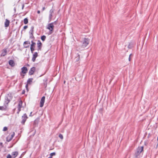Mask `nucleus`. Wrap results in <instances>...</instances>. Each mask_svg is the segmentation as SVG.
<instances>
[{
    "mask_svg": "<svg viewBox=\"0 0 158 158\" xmlns=\"http://www.w3.org/2000/svg\"><path fill=\"white\" fill-rule=\"evenodd\" d=\"M143 146L139 147L137 149L135 153V158H139L140 156V154L143 151Z\"/></svg>",
    "mask_w": 158,
    "mask_h": 158,
    "instance_id": "1",
    "label": "nucleus"
},
{
    "mask_svg": "<svg viewBox=\"0 0 158 158\" xmlns=\"http://www.w3.org/2000/svg\"><path fill=\"white\" fill-rule=\"evenodd\" d=\"M89 39L84 38L82 39V40L81 42L82 44L81 45V47L82 48H85L89 44Z\"/></svg>",
    "mask_w": 158,
    "mask_h": 158,
    "instance_id": "2",
    "label": "nucleus"
},
{
    "mask_svg": "<svg viewBox=\"0 0 158 158\" xmlns=\"http://www.w3.org/2000/svg\"><path fill=\"white\" fill-rule=\"evenodd\" d=\"M54 25L53 23H51L49 24L47 28L49 29L50 31H52L53 29Z\"/></svg>",
    "mask_w": 158,
    "mask_h": 158,
    "instance_id": "3",
    "label": "nucleus"
},
{
    "mask_svg": "<svg viewBox=\"0 0 158 158\" xmlns=\"http://www.w3.org/2000/svg\"><path fill=\"white\" fill-rule=\"evenodd\" d=\"M27 118V117L26 114H24L22 116V120L21 123L23 124H24Z\"/></svg>",
    "mask_w": 158,
    "mask_h": 158,
    "instance_id": "4",
    "label": "nucleus"
},
{
    "mask_svg": "<svg viewBox=\"0 0 158 158\" xmlns=\"http://www.w3.org/2000/svg\"><path fill=\"white\" fill-rule=\"evenodd\" d=\"M45 97L44 96L40 100V106L42 107L43 106L44 101H45Z\"/></svg>",
    "mask_w": 158,
    "mask_h": 158,
    "instance_id": "5",
    "label": "nucleus"
},
{
    "mask_svg": "<svg viewBox=\"0 0 158 158\" xmlns=\"http://www.w3.org/2000/svg\"><path fill=\"white\" fill-rule=\"evenodd\" d=\"M22 106V101H20L18 105V111L17 112L18 114H19V112L21 110V108Z\"/></svg>",
    "mask_w": 158,
    "mask_h": 158,
    "instance_id": "6",
    "label": "nucleus"
},
{
    "mask_svg": "<svg viewBox=\"0 0 158 158\" xmlns=\"http://www.w3.org/2000/svg\"><path fill=\"white\" fill-rule=\"evenodd\" d=\"M7 54V49H4L1 51V56H4L6 55Z\"/></svg>",
    "mask_w": 158,
    "mask_h": 158,
    "instance_id": "7",
    "label": "nucleus"
},
{
    "mask_svg": "<svg viewBox=\"0 0 158 158\" xmlns=\"http://www.w3.org/2000/svg\"><path fill=\"white\" fill-rule=\"evenodd\" d=\"M35 68L34 67H33L30 70L29 74L30 75H32L33 74L34 72L35 71Z\"/></svg>",
    "mask_w": 158,
    "mask_h": 158,
    "instance_id": "8",
    "label": "nucleus"
},
{
    "mask_svg": "<svg viewBox=\"0 0 158 158\" xmlns=\"http://www.w3.org/2000/svg\"><path fill=\"white\" fill-rule=\"evenodd\" d=\"M27 71V68L25 67H23L21 68V72L23 73H26Z\"/></svg>",
    "mask_w": 158,
    "mask_h": 158,
    "instance_id": "9",
    "label": "nucleus"
},
{
    "mask_svg": "<svg viewBox=\"0 0 158 158\" xmlns=\"http://www.w3.org/2000/svg\"><path fill=\"white\" fill-rule=\"evenodd\" d=\"M38 56V53L37 52H35L33 55L32 58V60L34 62L35 60V59Z\"/></svg>",
    "mask_w": 158,
    "mask_h": 158,
    "instance_id": "10",
    "label": "nucleus"
},
{
    "mask_svg": "<svg viewBox=\"0 0 158 158\" xmlns=\"http://www.w3.org/2000/svg\"><path fill=\"white\" fill-rule=\"evenodd\" d=\"M49 13H50V14L49 15V21H50L51 20V19L52 18V14L53 13V10H50Z\"/></svg>",
    "mask_w": 158,
    "mask_h": 158,
    "instance_id": "11",
    "label": "nucleus"
},
{
    "mask_svg": "<svg viewBox=\"0 0 158 158\" xmlns=\"http://www.w3.org/2000/svg\"><path fill=\"white\" fill-rule=\"evenodd\" d=\"M15 135V133L14 132H13L12 134L10 136V139H8L9 138V136H8L6 138V140L7 141L9 142L13 138L14 136Z\"/></svg>",
    "mask_w": 158,
    "mask_h": 158,
    "instance_id": "12",
    "label": "nucleus"
},
{
    "mask_svg": "<svg viewBox=\"0 0 158 158\" xmlns=\"http://www.w3.org/2000/svg\"><path fill=\"white\" fill-rule=\"evenodd\" d=\"M37 45L38 47V50H40L41 49V46L42 45V44L41 43L40 41H39L38 43H37Z\"/></svg>",
    "mask_w": 158,
    "mask_h": 158,
    "instance_id": "13",
    "label": "nucleus"
},
{
    "mask_svg": "<svg viewBox=\"0 0 158 158\" xmlns=\"http://www.w3.org/2000/svg\"><path fill=\"white\" fill-rule=\"evenodd\" d=\"M18 153L17 152H12V158H15L18 155Z\"/></svg>",
    "mask_w": 158,
    "mask_h": 158,
    "instance_id": "14",
    "label": "nucleus"
},
{
    "mask_svg": "<svg viewBox=\"0 0 158 158\" xmlns=\"http://www.w3.org/2000/svg\"><path fill=\"white\" fill-rule=\"evenodd\" d=\"M10 24V21L9 20L6 19V21L5 23V26L6 27H8L9 26Z\"/></svg>",
    "mask_w": 158,
    "mask_h": 158,
    "instance_id": "15",
    "label": "nucleus"
},
{
    "mask_svg": "<svg viewBox=\"0 0 158 158\" xmlns=\"http://www.w3.org/2000/svg\"><path fill=\"white\" fill-rule=\"evenodd\" d=\"M9 64L11 66H13L15 65V63L13 60H10L9 62Z\"/></svg>",
    "mask_w": 158,
    "mask_h": 158,
    "instance_id": "16",
    "label": "nucleus"
},
{
    "mask_svg": "<svg viewBox=\"0 0 158 158\" xmlns=\"http://www.w3.org/2000/svg\"><path fill=\"white\" fill-rule=\"evenodd\" d=\"M33 80V78H29L27 81V84H30L32 82V81Z\"/></svg>",
    "mask_w": 158,
    "mask_h": 158,
    "instance_id": "17",
    "label": "nucleus"
},
{
    "mask_svg": "<svg viewBox=\"0 0 158 158\" xmlns=\"http://www.w3.org/2000/svg\"><path fill=\"white\" fill-rule=\"evenodd\" d=\"M34 27L33 26H32L31 27V30L29 32L31 33V34L32 35V33L33 31V29H34Z\"/></svg>",
    "mask_w": 158,
    "mask_h": 158,
    "instance_id": "18",
    "label": "nucleus"
},
{
    "mask_svg": "<svg viewBox=\"0 0 158 158\" xmlns=\"http://www.w3.org/2000/svg\"><path fill=\"white\" fill-rule=\"evenodd\" d=\"M31 42L32 44H31V47H33L35 48V43L33 41H31Z\"/></svg>",
    "mask_w": 158,
    "mask_h": 158,
    "instance_id": "19",
    "label": "nucleus"
},
{
    "mask_svg": "<svg viewBox=\"0 0 158 158\" xmlns=\"http://www.w3.org/2000/svg\"><path fill=\"white\" fill-rule=\"evenodd\" d=\"M10 100L8 99V98H6V100L5 101V103L7 104H8V103L10 102Z\"/></svg>",
    "mask_w": 158,
    "mask_h": 158,
    "instance_id": "20",
    "label": "nucleus"
},
{
    "mask_svg": "<svg viewBox=\"0 0 158 158\" xmlns=\"http://www.w3.org/2000/svg\"><path fill=\"white\" fill-rule=\"evenodd\" d=\"M28 23V19L27 18H25L24 19V23L25 24H27Z\"/></svg>",
    "mask_w": 158,
    "mask_h": 158,
    "instance_id": "21",
    "label": "nucleus"
},
{
    "mask_svg": "<svg viewBox=\"0 0 158 158\" xmlns=\"http://www.w3.org/2000/svg\"><path fill=\"white\" fill-rule=\"evenodd\" d=\"M46 36L44 35H43L42 36H41V39L43 41H44L45 39H46Z\"/></svg>",
    "mask_w": 158,
    "mask_h": 158,
    "instance_id": "22",
    "label": "nucleus"
},
{
    "mask_svg": "<svg viewBox=\"0 0 158 158\" xmlns=\"http://www.w3.org/2000/svg\"><path fill=\"white\" fill-rule=\"evenodd\" d=\"M5 110V108L3 106H0V110Z\"/></svg>",
    "mask_w": 158,
    "mask_h": 158,
    "instance_id": "23",
    "label": "nucleus"
},
{
    "mask_svg": "<svg viewBox=\"0 0 158 158\" xmlns=\"http://www.w3.org/2000/svg\"><path fill=\"white\" fill-rule=\"evenodd\" d=\"M55 155V152H52L51 153L50 155V157L52 158V157Z\"/></svg>",
    "mask_w": 158,
    "mask_h": 158,
    "instance_id": "24",
    "label": "nucleus"
},
{
    "mask_svg": "<svg viewBox=\"0 0 158 158\" xmlns=\"http://www.w3.org/2000/svg\"><path fill=\"white\" fill-rule=\"evenodd\" d=\"M30 49H31V52L33 53V52L34 50V47H30Z\"/></svg>",
    "mask_w": 158,
    "mask_h": 158,
    "instance_id": "25",
    "label": "nucleus"
},
{
    "mask_svg": "<svg viewBox=\"0 0 158 158\" xmlns=\"http://www.w3.org/2000/svg\"><path fill=\"white\" fill-rule=\"evenodd\" d=\"M30 44V42L28 41H25V42H24V45L25 44Z\"/></svg>",
    "mask_w": 158,
    "mask_h": 158,
    "instance_id": "26",
    "label": "nucleus"
},
{
    "mask_svg": "<svg viewBox=\"0 0 158 158\" xmlns=\"http://www.w3.org/2000/svg\"><path fill=\"white\" fill-rule=\"evenodd\" d=\"M79 58H80L79 56L78 55V56L76 57L75 58L76 61H78L79 60Z\"/></svg>",
    "mask_w": 158,
    "mask_h": 158,
    "instance_id": "27",
    "label": "nucleus"
},
{
    "mask_svg": "<svg viewBox=\"0 0 158 158\" xmlns=\"http://www.w3.org/2000/svg\"><path fill=\"white\" fill-rule=\"evenodd\" d=\"M59 137L62 139L63 138V136L61 134H60L59 135Z\"/></svg>",
    "mask_w": 158,
    "mask_h": 158,
    "instance_id": "28",
    "label": "nucleus"
},
{
    "mask_svg": "<svg viewBox=\"0 0 158 158\" xmlns=\"http://www.w3.org/2000/svg\"><path fill=\"white\" fill-rule=\"evenodd\" d=\"M7 130V128L6 127H4L3 129V131H6Z\"/></svg>",
    "mask_w": 158,
    "mask_h": 158,
    "instance_id": "29",
    "label": "nucleus"
},
{
    "mask_svg": "<svg viewBox=\"0 0 158 158\" xmlns=\"http://www.w3.org/2000/svg\"><path fill=\"white\" fill-rule=\"evenodd\" d=\"M7 158H12V156H11L10 154H8L7 155Z\"/></svg>",
    "mask_w": 158,
    "mask_h": 158,
    "instance_id": "30",
    "label": "nucleus"
},
{
    "mask_svg": "<svg viewBox=\"0 0 158 158\" xmlns=\"http://www.w3.org/2000/svg\"><path fill=\"white\" fill-rule=\"evenodd\" d=\"M27 28V26H25L23 28L24 29H26Z\"/></svg>",
    "mask_w": 158,
    "mask_h": 158,
    "instance_id": "31",
    "label": "nucleus"
},
{
    "mask_svg": "<svg viewBox=\"0 0 158 158\" xmlns=\"http://www.w3.org/2000/svg\"><path fill=\"white\" fill-rule=\"evenodd\" d=\"M131 54L130 56H129V61H130L131 60V58H130V57L131 56Z\"/></svg>",
    "mask_w": 158,
    "mask_h": 158,
    "instance_id": "32",
    "label": "nucleus"
},
{
    "mask_svg": "<svg viewBox=\"0 0 158 158\" xmlns=\"http://www.w3.org/2000/svg\"><path fill=\"white\" fill-rule=\"evenodd\" d=\"M28 84H27H27L26 85V88L27 89V88H28Z\"/></svg>",
    "mask_w": 158,
    "mask_h": 158,
    "instance_id": "33",
    "label": "nucleus"
},
{
    "mask_svg": "<svg viewBox=\"0 0 158 158\" xmlns=\"http://www.w3.org/2000/svg\"><path fill=\"white\" fill-rule=\"evenodd\" d=\"M45 9V7H43L42 8V10L43 11Z\"/></svg>",
    "mask_w": 158,
    "mask_h": 158,
    "instance_id": "34",
    "label": "nucleus"
},
{
    "mask_svg": "<svg viewBox=\"0 0 158 158\" xmlns=\"http://www.w3.org/2000/svg\"><path fill=\"white\" fill-rule=\"evenodd\" d=\"M40 10H38V11H37V13H38V14H40Z\"/></svg>",
    "mask_w": 158,
    "mask_h": 158,
    "instance_id": "35",
    "label": "nucleus"
},
{
    "mask_svg": "<svg viewBox=\"0 0 158 158\" xmlns=\"http://www.w3.org/2000/svg\"><path fill=\"white\" fill-rule=\"evenodd\" d=\"M32 112H31L30 113V116H32L31 114H32Z\"/></svg>",
    "mask_w": 158,
    "mask_h": 158,
    "instance_id": "36",
    "label": "nucleus"
},
{
    "mask_svg": "<svg viewBox=\"0 0 158 158\" xmlns=\"http://www.w3.org/2000/svg\"><path fill=\"white\" fill-rule=\"evenodd\" d=\"M24 5H23V6H22V9H23V8H24Z\"/></svg>",
    "mask_w": 158,
    "mask_h": 158,
    "instance_id": "37",
    "label": "nucleus"
},
{
    "mask_svg": "<svg viewBox=\"0 0 158 158\" xmlns=\"http://www.w3.org/2000/svg\"><path fill=\"white\" fill-rule=\"evenodd\" d=\"M25 46V48H27V47H28V46Z\"/></svg>",
    "mask_w": 158,
    "mask_h": 158,
    "instance_id": "38",
    "label": "nucleus"
},
{
    "mask_svg": "<svg viewBox=\"0 0 158 158\" xmlns=\"http://www.w3.org/2000/svg\"><path fill=\"white\" fill-rule=\"evenodd\" d=\"M10 139V137L9 136V138L8 139Z\"/></svg>",
    "mask_w": 158,
    "mask_h": 158,
    "instance_id": "39",
    "label": "nucleus"
},
{
    "mask_svg": "<svg viewBox=\"0 0 158 158\" xmlns=\"http://www.w3.org/2000/svg\"><path fill=\"white\" fill-rule=\"evenodd\" d=\"M48 158H52V157H48Z\"/></svg>",
    "mask_w": 158,
    "mask_h": 158,
    "instance_id": "40",
    "label": "nucleus"
},
{
    "mask_svg": "<svg viewBox=\"0 0 158 158\" xmlns=\"http://www.w3.org/2000/svg\"><path fill=\"white\" fill-rule=\"evenodd\" d=\"M22 93H23V94L24 93V92H23Z\"/></svg>",
    "mask_w": 158,
    "mask_h": 158,
    "instance_id": "41",
    "label": "nucleus"
}]
</instances>
